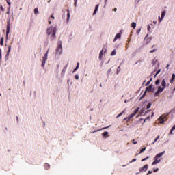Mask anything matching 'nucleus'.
<instances>
[{
  "instance_id": "51",
  "label": "nucleus",
  "mask_w": 175,
  "mask_h": 175,
  "mask_svg": "<svg viewBox=\"0 0 175 175\" xmlns=\"http://www.w3.org/2000/svg\"><path fill=\"white\" fill-rule=\"evenodd\" d=\"M170 135H173V131H172V129H171V131H170Z\"/></svg>"
},
{
  "instance_id": "18",
  "label": "nucleus",
  "mask_w": 175,
  "mask_h": 175,
  "mask_svg": "<svg viewBox=\"0 0 175 175\" xmlns=\"http://www.w3.org/2000/svg\"><path fill=\"white\" fill-rule=\"evenodd\" d=\"M79 65H80L79 63H77V66H76V68L73 70L72 73H75V72H76V70H77V69H79Z\"/></svg>"
},
{
  "instance_id": "14",
  "label": "nucleus",
  "mask_w": 175,
  "mask_h": 175,
  "mask_svg": "<svg viewBox=\"0 0 175 175\" xmlns=\"http://www.w3.org/2000/svg\"><path fill=\"white\" fill-rule=\"evenodd\" d=\"M70 18V12H69V9L67 10V21H69Z\"/></svg>"
},
{
  "instance_id": "35",
  "label": "nucleus",
  "mask_w": 175,
  "mask_h": 175,
  "mask_svg": "<svg viewBox=\"0 0 175 175\" xmlns=\"http://www.w3.org/2000/svg\"><path fill=\"white\" fill-rule=\"evenodd\" d=\"M171 79L175 80V74L174 73L172 74Z\"/></svg>"
},
{
  "instance_id": "25",
  "label": "nucleus",
  "mask_w": 175,
  "mask_h": 175,
  "mask_svg": "<svg viewBox=\"0 0 175 175\" xmlns=\"http://www.w3.org/2000/svg\"><path fill=\"white\" fill-rule=\"evenodd\" d=\"M147 159H150V156H147L146 158L142 160V162H144V161H147Z\"/></svg>"
},
{
  "instance_id": "30",
  "label": "nucleus",
  "mask_w": 175,
  "mask_h": 175,
  "mask_svg": "<svg viewBox=\"0 0 175 175\" xmlns=\"http://www.w3.org/2000/svg\"><path fill=\"white\" fill-rule=\"evenodd\" d=\"M124 113H125V111H123L122 112H121V113L116 117V118H118L119 117H121V116H122V114H124Z\"/></svg>"
},
{
  "instance_id": "46",
  "label": "nucleus",
  "mask_w": 175,
  "mask_h": 175,
  "mask_svg": "<svg viewBox=\"0 0 175 175\" xmlns=\"http://www.w3.org/2000/svg\"><path fill=\"white\" fill-rule=\"evenodd\" d=\"M173 83H174V79H171V80H170V83H171V84H173Z\"/></svg>"
},
{
  "instance_id": "17",
  "label": "nucleus",
  "mask_w": 175,
  "mask_h": 175,
  "mask_svg": "<svg viewBox=\"0 0 175 175\" xmlns=\"http://www.w3.org/2000/svg\"><path fill=\"white\" fill-rule=\"evenodd\" d=\"M44 166L46 170H49V169H50V165L49 163H45Z\"/></svg>"
},
{
  "instance_id": "20",
  "label": "nucleus",
  "mask_w": 175,
  "mask_h": 175,
  "mask_svg": "<svg viewBox=\"0 0 175 175\" xmlns=\"http://www.w3.org/2000/svg\"><path fill=\"white\" fill-rule=\"evenodd\" d=\"M11 50H12V46L9 45L8 50V52H7V55H9V54L10 53Z\"/></svg>"
},
{
  "instance_id": "58",
  "label": "nucleus",
  "mask_w": 175,
  "mask_h": 175,
  "mask_svg": "<svg viewBox=\"0 0 175 175\" xmlns=\"http://www.w3.org/2000/svg\"><path fill=\"white\" fill-rule=\"evenodd\" d=\"M169 66H170V65L167 64V65L166 66V68H169Z\"/></svg>"
},
{
  "instance_id": "39",
  "label": "nucleus",
  "mask_w": 175,
  "mask_h": 175,
  "mask_svg": "<svg viewBox=\"0 0 175 175\" xmlns=\"http://www.w3.org/2000/svg\"><path fill=\"white\" fill-rule=\"evenodd\" d=\"M75 79H76V80H79V75H75Z\"/></svg>"
},
{
  "instance_id": "28",
  "label": "nucleus",
  "mask_w": 175,
  "mask_h": 175,
  "mask_svg": "<svg viewBox=\"0 0 175 175\" xmlns=\"http://www.w3.org/2000/svg\"><path fill=\"white\" fill-rule=\"evenodd\" d=\"M0 44H1V46H3V38H1Z\"/></svg>"
},
{
  "instance_id": "36",
  "label": "nucleus",
  "mask_w": 175,
  "mask_h": 175,
  "mask_svg": "<svg viewBox=\"0 0 175 175\" xmlns=\"http://www.w3.org/2000/svg\"><path fill=\"white\" fill-rule=\"evenodd\" d=\"M159 92H158V90L154 93V96H158V95H159Z\"/></svg>"
},
{
  "instance_id": "50",
  "label": "nucleus",
  "mask_w": 175,
  "mask_h": 175,
  "mask_svg": "<svg viewBox=\"0 0 175 175\" xmlns=\"http://www.w3.org/2000/svg\"><path fill=\"white\" fill-rule=\"evenodd\" d=\"M51 18H53V20H54V18H55L54 17V14H53L51 15Z\"/></svg>"
},
{
  "instance_id": "10",
  "label": "nucleus",
  "mask_w": 175,
  "mask_h": 175,
  "mask_svg": "<svg viewBox=\"0 0 175 175\" xmlns=\"http://www.w3.org/2000/svg\"><path fill=\"white\" fill-rule=\"evenodd\" d=\"M151 91H152V85H150L146 88V92H151Z\"/></svg>"
},
{
  "instance_id": "60",
  "label": "nucleus",
  "mask_w": 175,
  "mask_h": 175,
  "mask_svg": "<svg viewBox=\"0 0 175 175\" xmlns=\"http://www.w3.org/2000/svg\"><path fill=\"white\" fill-rule=\"evenodd\" d=\"M120 70V66L117 68V70Z\"/></svg>"
},
{
  "instance_id": "56",
  "label": "nucleus",
  "mask_w": 175,
  "mask_h": 175,
  "mask_svg": "<svg viewBox=\"0 0 175 175\" xmlns=\"http://www.w3.org/2000/svg\"><path fill=\"white\" fill-rule=\"evenodd\" d=\"M143 111H144V110H143V109H142V110L140 111L141 114L143 113Z\"/></svg>"
},
{
  "instance_id": "5",
  "label": "nucleus",
  "mask_w": 175,
  "mask_h": 175,
  "mask_svg": "<svg viewBox=\"0 0 175 175\" xmlns=\"http://www.w3.org/2000/svg\"><path fill=\"white\" fill-rule=\"evenodd\" d=\"M61 53H62V42L59 41L56 49V54H61Z\"/></svg>"
},
{
  "instance_id": "16",
  "label": "nucleus",
  "mask_w": 175,
  "mask_h": 175,
  "mask_svg": "<svg viewBox=\"0 0 175 175\" xmlns=\"http://www.w3.org/2000/svg\"><path fill=\"white\" fill-rule=\"evenodd\" d=\"M163 90H165V88H161V86H159L157 91L161 94V92H162Z\"/></svg>"
},
{
  "instance_id": "27",
  "label": "nucleus",
  "mask_w": 175,
  "mask_h": 175,
  "mask_svg": "<svg viewBox=\"0 0 175 175\" xmlns=\"http://www.w3.org/2000/svg\"><path fill=\"white\" fill-rule=\"evenodd\" d=\"M159 73H161V69H159V70L157 71V72H156V74H155V75H154V77H157V75H159Z\"/></svg>"
},
{
  "instance_id": "21",
  "label": "nucleus",
  "mask_w": 175,
  "mask_h": 175,
  "mask_svg": "<svg viewBox=\"0 0 175 175\" xmlns=\"http://www.w3.org/2000/svg\"><path fill=\"white\" fill-rule=\"evenodd\" d=\"M66 69H68V65H66L62 70V73H65V72H66Z\"/></svg>"
},
{
  "instance_id": "47",
  "label": "nucleus",
  "mask_w": 175,
  "mask_h": 175,
  "mask_svg": "<svg viewBox=\"0 0 175 175\" xmlns=\"http://www.w3.org/2000/svg\"><path fill=\"white\" fill-rule=\"evenodd\" d=\"M151 173H152V171H148L146 175L151 174Z\"/></svg>"
},
{
  "instance_id": "48",
  "label": "nucleus",
  "mask_w": 175,
  "mask_h": 175,
  "mask_svg": "<svg viewBox=\"0 0 175 175\" xmlns=\"http://www.w3.org/2000/svg\"><path fill=\"white\" fill-rule=\"evenodd\" d=\"M133 144H137V142L135 141V139L133 140Z\"/></svg>"
},
{
  "instance_id": "54",
  "label": "nucleus",
  "mask_w": 175,
  "mask_h": 175,
  "mask_svg": "<svg viewBox=\"0 0 175 175\" xmlns=\"http://www.w3.org/2000/svg\"><path fill=\"white\" fill-rule=\"evenodd\" d=\"M151 117H154V112H152Z\"/></svg>"
},
{
  "instance_id": "23",
  "label": "nucleus",
  "mask_w": 175,
  "mask_h": 175,
  "mask_svg": "<svg viewBox=\"0 0 175 175\" xmlns=\"http://www.w3.org/2000/svg\"><path fill=\"white\" fill-rule=\"evenodd\" d=\"M117 53V52L116 51V49H114L111 53V55H116V54Z\"/></svg>"
},
{
  "instance_id": "15",
  "label": "nucleus",
  "mask_w": 175,
  "mask_h": 175,
  "mask_svg": "<svg viewBox=\"0 0 175 175\" xmlns=\"http://www.w3.org/2000/svg\"><path fill=\"white\" fill-rule=\"evenodd\" d=\"M103 57V49H102L99 53V59H102Z\"/></svg>"
},
{
  "instance_id": "63",
  "label": "nucleus",
  "mask_w": 175,
  "mask_h": 175,
  "mask_svg": "<svg viewBox=\"0 0 175 175\" xmlns=\"http://www.w3.org/2000/svg\"><path fill=\"white\" fill-rule=\"evenodd\" d=\"M173 91H175V88L173 89Z\"/></svg>"
},
{
  "instance_id": "62",
  "label": "nucleus",
  "mask_w": 175,
  "mask_h": 175,
  "mask_svg": "<svg viewBox=\"0 0 175 175\" xmlns=\"http://www.w3.org/2000/svg\"><path fill=\"white\" fill-rule=\"evenodd\" d=\"M124 103H126V100H124Z\"/></svg>"
},
{
  "instance_id": "64",
  "label": "nucleus",
  "mask_w": 175,
  "mask_h": 175,
  "mask_svg": "<svg viewBox=\"0 0 175 175\" xmlns=\"http://www.w3.org/2000/svg\"><path fill=\"white\" fill-rule=\"evenodd\" d=\"M148 111H150V110H148Z\"/></svg>"
},
{
  "instance_id": "59",
  "label": "nucleus",
  "mask_w": 175,
  "mask_h": 175,
  "mask_svg": "<svg viewBox=\"0 0 175 175\" xmlns=\"http://www.w3.org/2000/svg\"><path fill=\"white\" fill-rule=\"evenodd\" d=\"M147 36H148V34H147V35L146 36L145 39H147Z\"/></svg>"
},
{
  "instance_id": "12",
  "label": "nucleus",
  "mask_w": 175,
  "mask_h": 175,
  "mask_svg": "<svg viewBox=\"0 0 175 175\" xmlns=\"http://www.w3.org/2000/svg\"><path fill=\"white\" fill-rule=\"evenodd\" d=\"M117 39H121V33H119L116 35L113 42H116V40H117Z\"/></svg>"
},
{
  "instance_id": "41",
  "label": "nucleus",
  "mask_w": 175,
  "mask_h": 175,
  "mask_svg": "<svg viewBox=\"0 0 175 175\" xmlns=\"http://www.w3.org/2000/svg\"><path fill=\"white\" fill-rule=\"evenodd\" d=\"M147 120H150V116L146 117V118L144 120V122H146Z\"/></svg>"
},
{
  "instance_id": "52",
  "label": "nucleus",
  "mask_w": 175,
  "mask_h": 175,
  "mask_svg": "<svg viewBox=\"0 0 175 175\" xmlns=\"http://www.w3.org/2000/svg\"><path fill=\"white\" fill-rule=\"evenodd\" d=\"M74 2H75V5H77V0H74Z\"/></svg>"
},
{
  "instance_id": "45",
  "label": "nucleus",
  "mask_w": 175,
  "mask_h": 175,
  "mask_svg": "<svg viewBox=\"0 0 175 175\" xmlns=\"http://www.w3.org/2000/svg\"><path fill=\"white\" fill-rule=\"evenodd\" d=\"M159 170V169L156 168L155 170H154V173H157V172H158Z\"/></svg>"
},
{
  "instance_id": "44",
  "label": "nucleus",
  "mask_w": 175,
  "mask_h": 175,
  "mask_svg": "<svg viewBox=\"0 0 175 175\" xmlns=\"http://www.w3.org/2000/svg\"><path fill=\"white\" fill-rule=\"evenodd\" d=\"M132 162H136V159H133L131 161H130V163H132Z\"/></svg>"
},
{
  "instance_id": "19",
  "label": "nucleus",
  "mask_w": 175,
  "mask_h": 175,
  "mask_svg": "<svg viewBox=\"0 0 175 175\" xmlns=\"http://www.w3.org/2000/svg\"><path fill=\"white\" fill-rule=\"evenodd\" d=\"M131 27H132V28H133V29H135V28H136V23L133 22V23L131 24Z\"/></svg>"
},
{
  "instance_id": "33",
  "label": "nucleus",
  "mask_w": 175,
  "mask_h": 175,
  "mask_svg": "<svg viewBox=\"0 0 175 175\" xmlns=\"http://www.w3.org/2000/svg\"><path fill=\"white\" fill-rule=\"evenodd\" d=\"M160 136H157L155 139H154V141L153 142V144L155 143V142H157L159 139Z\"/></svg>"
},
{
  "instance_id": "37",
  "label": "nucleus",
  "mask_w": 175,
  "mask_h": 175,
  "mask_svg": "<svg viewBox=\"0 0 175 175\" xmlns=\"http://www.w3.org/2000/svg\"><path fill=\"white\" fill-rule=\"evenodd\" d=\"M150 83H151V81H148L146 83V87H148V85H150Z\"/></svg>"
},
{
  "instance_id": "9",
  "label": "nucleus",
  "mask_w": 175,
  "mask_h": 175,
  "mask_svg": "<svg viewBox=\"0 0 175 175\" xmlns=\"http://www.w3.org/2000/svg\"><path fill=\"white\" fill-rule=\"evenodd\" d=\"M9 32H10V22H8L7 23L6 35H9Z\"/></svg>"
},
{
  "instance_id": "3",
  "label": "nucleus",
  "mask_w": 175,
  "mask_h": 175,
  "mask_svg": "<svg viewBox=\"0 0 175 175\" xmlns=\"http://www.w3.org/2000/svg\"><path fill=\"white\" fill-rule=\"evenodd\" d=\"M48 35H52V38H55V29L53 27H49L47 29Z\"/></svg>"
},
{
  "instance_id": "6",
  "label": "nucleus",
  "mask_w": 175,
  "mask_h": 175,
  "mask_svg": "<svg viewBox=\"0 0 175 175\" xmlns=\"http://www.w3.org/2000/svg\"><path fill=\"white\" fill-rule=\"evenodd\" d=\"M165 120H166V116H161L159 118V122L160 124H163L165 122Z\"/></svg>"
},
{
  "instance_id": "8",
  "label": "nucleus",
  "mask_w": 175,
  "mask_h": 175,
  "mask_svg": "<svg viewBox=\"0 0 175 175\" xmlns=\"http://www.w3.org/2000/svg\"><path fill=\"white\" fill-rule=\"evenodd\" d=\"M165 14H166V12L165 11H163L161 12V16H159V23H161V21H162V20H163V18H165Z\"/></svg>"
},
{
  "instance_id": "24",
  "label": "nucleus",
  "mask_w": 175,
  "mask_h": 175,
  "mask_svg": "<svg viewBox=\"0 0 175 175\" xmlns=\"http://www.w3.org/2000/svg\"><path fill=\"white\" fill-rule=\"evenodd\" d=\"M107 135H109V132H107V131L103 133V136H104L105 137H106V136H107Z\"/></svg>"
},
{
  "instance_id": "4",
  "label": "nucleus",
  "mask_w": 175,
  "mask_h": 175,
  "mask_svg": "<svg viewBox=\"0 0 175 175\" xmlns=\"http://www.w3.org/2000/svg\"><path fill=\"white\" fill-rule=\"evenodd\" d=\"M139 107L137 108V109L134 111V112H133V113L130 114L127 118H124V120H128V121H129V120H131V118L135 117V116H136V114H137V113H139Z\"/></svg>"
},
{
  "instance_id": "2",
  "label": "nucleus",
  "mask_w": 175,
  "mask_h": 175,
  "mask_svg": "<svg viewBox=\"0 0 175 175\" xmlns=\"http://www.w3.org/2000/svg\"><path fill=\"white\" fill-rule=\"evenodd\" d=\"M50 50V49H48L46 53L44 54V57H42V64L41 66H44V65H46V61H47V57H49V51Z\"/></svg>"
},
{
  "instance_id": "22",
  "label": "nucleus",
  "mask_w": 175,
  "mask_h": 175,
  "mask_svg": "<svg viewBox=\"0 0 175 175\" xmlns=\"http://www.w3.org/2000/svg\"><path fill=\"white\" fill-rule=\"evenodd\" d=\"M34 14H39V11L38 10V8L34 9Z\"/></svg>"
},
{
  "instance_id": "40",
  "label": "nucleus",
  "mask_w": 175,
  "mask_h": 175,
  "mask_svg": "<svg viewBox=\"0 0 175 175\" xmlns=\"http://www.w3.org/2000/svg\"><path fill=\"white\" fill-rule=\"evenodd\" d=\"M155 51H157V49H153V50L150 51V53H155Z\"/></svg>"
},
{
  "instance_id": "32",
  "label": "nucleus",
  "mask_w": 175,
  "mask_h": 175,
  "mask_svg": "<svg viewBox=\"0 0 175 175\" xmlns=\"http://www.w3.org/2000/svg\"><path fill=\"white\" fill-rule=\"evenodd\" d=\"M151 103H149L148 105H147V107H146V109H150V107H151Z\"/></svg>"
},
{
  "instance_id": "49",
  "label": "nucleus",
  "mask_w": 175,
  "mask_h": 175,
  "mask_svg": "<svg viewBox=\"0 0 175 175\" xmlns=\"http://www.w3.org/2000/svg\"><path fill=\"white\" fill-rule=\"evenodd\" d=\"M150 29H151V26H150V25H148V31H150Z\"/></svg>"
},
{
  "instance_id": "43",
  "label": "nucleus",
  "mask_w": 175,
  "mask_h": 175,
  "mask_svg": "<svg viewBox=\"0 0 175 175\" xmlns=\"http://www.w3.org/2000/svg\"><path fill=\"white\" fill-rule=\"evenodd\" d=\"M7 14H10V8L8 9Z\"/></svg>"
},
{
  "instance_id": "55",
  "label": "nucleus",
  "mask_w": 175,
  "mask_h": 175,
  "mask_svg": "<svg viewBox=\"0 0 175 175\" xmlns=\"http://www.w3.org/2000/svg\"><path fill=\"white\" fill-rule=\"evenodd\" d=\"M49 23L51 24V21H50V18L49 19Z\"/></svg>"
},
{
  "instance_id": "11",
  "label": "nucleus",
  "mask_w": 175,
  "mask_h": 175,
  "mask_svg": "<svg viewBox=\"0 0 175 175\" xmlns=\"http://www.w3.org/2000/svg\"><path fill=\"white\" fill-rule=\"evenodd\" d=\"M98 9H99V4H97V5L95 6V9H94V12H93V16H95V14H96V13H97Z\"/></svg>"
},
{
  "instance_id": "42",
  "label": "nucleus",
  "mask_w": 175,
  "mask_h": 175,
  "mask_svg": "<svg viewBox=\"0 0 175 175\" xmlns=\"http://www.w3.org/2000/svg\"><path fill=\"white\" fill-rule=\"evenodd\" d=\"M2 57V49H0V58Z\"/></svg>"
},
{
  "instance_id": "57",
  "label": "nucleus",
  "mask_w": 175,
  "mask_h": 175,
  "mask_svg": "<svg viewBox=\"0 0 175 175\" xmlns=\"http://www.w3.org/2000/svg\"><path fill=\"white\" fill-rule=\"evenodd\" d=\"M149 81H150V83H151L152 81V78H150Z\"/></svg>"
},
{
  "instance_id": "29",
  "label": "nucleus",
  "mask_w": 175,
  "mask_h": 175,
  "mask_svg": "<svg viewBox=\"0 0 175 175\" xmlns=\"http://www.w3.org/2000/svg\"><path fill=\"white\" fill-rule=\"evenodd\" d=\"M159 83H161V80L157 79V80L155 81V85H159Z\"/></svg>"
},
{
  "instance_id": "31",
  "label": "nucleus",
  "mask_w": 175,
  "mask_h": 175,
  "mask_svg": "<svg viewBox=\"0 0 175 175\" xmlns=\"http://www.w3.org/2000/svg\"><path fill=\"white\" fill-rule=\"evenodd\" d=\"M146 94H147V92H146V90H145V92H144L143 96H142V97H140V100H142V99H143V97H144Z\"/></svg>"
},
{
  "instance_id": "34",
  "label": "nucleus",
  "mask_w": 175,
  "mask_h": 175,
  "mask_svg": "<svg viewBox=\"0 0 175 175\" xmlns=\"http://www.w3.org/2000/svg\"><path fill=\"white\" fill-rule=\"evenodd\" d=\"M0 9L2 12H5V8H3V6H2V5H0Z\"/></svg>"
},
{
  "instance_id": "38",
  "label": "nucleus",
  "mask_w": 175,
  "mask_h": 175,
  "mask_svg": "<svg viewBox=\"0 0 175 175\" xmlns=\"http://www.w3.org/2000/svg\"><path fill=\"white\" fill-rule=\"evenodd\" d=\"M6 2L8 3V5H9V6H10V5H11L10 0H6Z\"/></svg>"
},
{
  "instance_id": "7",
  "label": "nucleus",
  "mask_w": 175,
  "mask_h": 175,
  "mask_svg": "<svg viewBox=\"0 0 175 175\" xmlns=\"http://www.w3.org/2000/svg\"><path fill=\"white\" fill-rule=\"evenodd\" d=\"M148 169V165L146 164L144 167L139 168L140 173L143 172H147V170Z\"/></svg>"
},
{
  "instance_id": "61",
  "label": "nucleus",
  "mask_w": 175,
  "mask_h": 175,
  "mask_svg": "<svg viewBox=\"0 0 175 175\" xmlns=\"http://www.w3.org/2000/svg\"><path fill=\"white\" fill-rule=\"evenodd\" d=\"M100 87H102V83L100 84Z\"/></svg>"
},
{
  "instance_id": "1",
  "label": "nucleus",
  "mask_w": 175,
  "mask_h": 175,
  "mask_svg": "<svg viewBox=\"0 0 175 175\" xmlns=\"http://www.w3.org/2000/svg\"><path fill=\"white\" fill-rule=\"evenodd\" d=\"M163 154H165V151H163V152L157 154L154 157V161H153L152 163V166H154L155 165H157V163H159V162H161V157H162L163 155Z\"/></svg>"
},
{
  "instance_id": "26",
  "label": "nucleus",
  "mask_w": 175,
  "mask_h": 175,
  "mask_svg": "<svg viewBox=\"0 0 175 175\" xmlns=\"http://www.w3.org/2000/svg\"><path fill=\"white\" fill-rule=\"evenodd\" d=\"M146 151V147L143 148L142 149L140 150L139 154H142V152H144Z\"/></svg>"
},
{
  "instance_id": "53",
  "label": "nucleus",
  "mask_w": 175,
  "mask_h": 175,
  "mask_svg": "<svg viewBox=\"0 0 175 175\" xmlns=\"http://www.w3.org/2000/svg\"><path fill=\"white\" fill-rule=\"evenodd\" d=\"M113 10V12H117V8H115Z\"/></svg>"
},
{
  "instance_id": "13",
  "label": "nucleus",
  "mask_w": 175,
  "mask_h": 175,
  "mask_svg": "<svg viewBox=\"0 0 175 175\" xmlns=\"http://www.w3.org/2000/svg\"><path fill=\"white\" fill-rule=\"evenodd\" d=\"M161 87L166 88V80L163 79L161 82Z\"/></svg>"
}]
</instances>
